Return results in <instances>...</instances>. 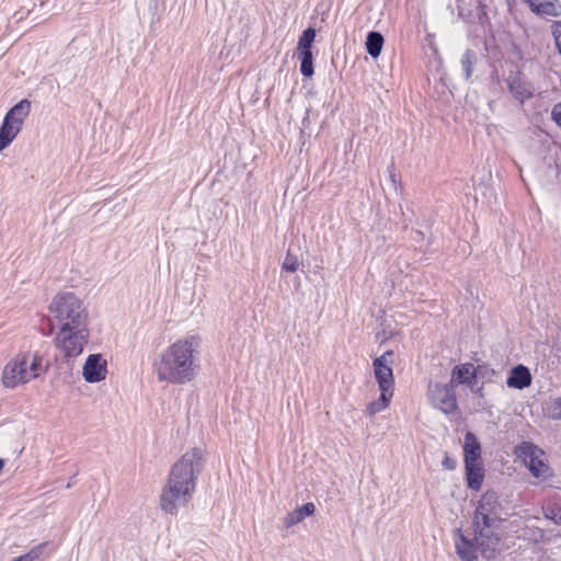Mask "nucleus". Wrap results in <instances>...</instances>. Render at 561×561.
<instances>
[{
	"label": "nucleus",
	"instance_id": "7ed1b4c3",
	"mask_svg": "<svg viewBox=\"0 0 561 561\" xmlns=\"http://www.w3.org/2000/svg\"><path fill=\"white\" fill-rule=\"evenodd\" d=\"M203 466V450L196 447L186 451L172 466L167 484L160 495V507L163 512L175 515L180 507L191 501L196 488V479Z\"/></svg>",
	"mask_w": 561,
	"mask_h": 561
},
{
	"label": "nucleus",
	"instance_id": "0eeeda50",
	"mask_svg": "<svg viewBox=\"0 0 561 561\" xmlns=\"http://www.w3.org/2000/svg\"><path fill=\"white\" fill-rule=\"evenodd\" d=\"M317 31L309 26L302 31L297 43V56L300 64V72L306 78H311L314 73L312 45L314 43Z\"/></svg>",
	"mask_w": 561,
	"mask_h": 561
},
{
	"label": "nucleus",
	"instance_id": "473e14b6",
	"mask_svg": "<svg viewBox=\"0 0 561 561\" xmlns=\"http://www.w3.org/2000/svg\"><path fill=\"white\" fill-rule=\"evenodd\" d=\"M448 8L451 10V13H454V8H453V3L451 2L448 4Z\"/></svg>",
	"mask_w": 561,
	"mask_h": 561
},
{
	"label": "nucleus",
	"instance_id": "c85d7f7f",
	"mask_svg": "<svg viewBox=\"0 0 561 561\" xmlns=\"http://www.w3.org/2000/svg\"><path fill=\"white\" fill-rule=\"evenodd\" d=\"M461 1L462 0H455L457 7V16L458 19L466 20L470 16L471 12L470 10L461 5Z\"/></svg>",
	"mask_w": 561,
	"mask_h": 561
},
{
	"label": "nucleus",
	"instance_id": "7c9ffc66",
	"mask_svg": "<svg viewBox=\"0 0 561 561\" xmlns=\"http://www.w3.org/2000/svg\"><path fill=\"white\" fill-rule=\"evenodd\" d=\"M412 240L415 243H421L424 240V233L421 230H414L412 234Z\"/></svg>",
	"mask_w": 561,
	"mask_h": 561
},
{
	"label": "nucleus",
	"instance_id": "ddd939ff",
	"mask_svg": "<svg viewBox=\"0 0 561 561\" xmlns=\"http://www.w3.org/2000/svg\"><path fill=\"white\" fill-rule=\"evenodd\" d=\"M477 382V368L472 363H463L456 365L451 370V379L449 383L453 385H468L472 386Z\"/></svg>",
	"mask_w": 561,
	"mask_h": 561
},
{
	"label": "nucleus",
	"instance_id": "20e7f679",
	"mask_svg": "<svg viewBox=\"0 0 561 561\" xmlns=\"http://www.w3.org/2000/svg\"><path fill=\"white\" fill-rule=\"evenodd\" d=\"M199 339L195 335L178 340L162 351L153 362V370L161 382L184 385L194 379Z\"/></svg>",
	"mask_w": 561,
	"mask_h": 561
},
{
	"label": "nucleus",
	"instance_id": "2eb2a0df",
	"mask_svg": "<svg viewBox=\"0 0 561 561\" xmlns=\"http://www.w3.org/2000/svg\"><path fill=\"white\" fill-rule=\"evenodd\" d=\"M31 102L23 99L7 112L4 118L22 129L23 123L31 112Z\"/></svg>",
	"mask_w": 561,
	"mask_h": 561
},
{
	"label": "nucleus",
	"instance_id": "4468645a",
	"mask_svg": "<svg viewBox=\"0 0 561 561\" xmlns=\"http://www.w3.org/2000/svg\"><path fill=\"white\" fill-rule=\"evenodd\" d=\"M530 11L538 16H560L561 2L559 0H525Z\"/></svg>",
	"mask_w": 561,
	"mask_h": 561
},
{
	"label": "nucleus",
	"instance_id": "39448f33",
	"mask_svg": "<svg viewBox=\"0 0 561 561\" xmlns=\"http://www.w3.org/2000/svg\"><path fill=\"white\" fill-rule=\"evenodd\" d=\"M46 369L39 353H20L3 368L2 383L5 388H15L45 374Z\"/></svg>",
	"mask_w": 561,
	"mask_h": 561
},
{
	"label": "nucleus",
	"instance_id": "f03ea898",
	"mask_svg": "<svg viewBox=\"0 0 561 561\" xmlns=\"http://www.w3.org/2000/svg\"><path fill=\"white\" fill-rule=\"evenodd\" d=\"M53 325L58 328L56 347L68 358L79 356L89 341L88 312L80 298L70 291L57 294L49 305Z\"/></svg>",
	"mask_w": 561,
	"mask_h": 561
},
{
	"label": "nucleus",
	"instance_id": "9d476101",
	"mask_svg": "<svg viewBox=\"0 0 561 561\" xmlns=\"http://www.w3.org/2000/svg\"><path fill=\"white\" fill-rule=\"evenodd\" d=\"M393 356L392 351H387L373 360L374 374L380 391L390 390L393 392L394 378L390 358Z\"/></svg>",
	"mask_w": 561,
	"mask_h": 561
},
{
	"label": "nucleus",
	"instance_id": "6ab92c4d",
	"mask_svg": "<svg viewBox=\"0 0 561 561\" xmlns=\"http://www.w3.org/2000/svg\"><path fill=\"white\" fill-rule=\"evenodd\" d=\"M383 43V36L379 32L370 31L367 34L365 42L367 53L373 58H377L381 54Z\"/></svg>",
	"mask_w": 561,
	"mask_h": 561
},
{
	"label": "nucleus",
	"instance_id": "bb28decb",
	"mask_svg": "<svg viewBox=\"0 0 561 561\" xmlns=\"http://www.w3.org/2000/svg\"><path fill=\"white\" fill-rule=\"evenodd\" d=\"M297 511L299 512L301 517L305 519L306 517H309L314 513L316 506L313 503L308 502V503L302 504L300 507H298Z\"/></svg>",
	"mask_w": 561,
	"mask_h": 561
},
{
	"label": "nucleus",
	"instance_id": "4be33fe9",
	"mask_svg": "<svg viewBox=\"0 0 561 561\" xmlns=\"http://www.w3.org/2000/svg\"><path fill=\"white\" fill-rule=\"evenodd\" d=\"M546 415L551 420H561V397L551 399L545 407Z\"/></svg>",
	"mask_w": 561,
	"mask_h": 561
},
{
	"label": "nucleus",
	"instance_id": "dca6fc26",
	"mask_svg": "<svg viewBox=\"0 0 561 561\" xmlns=\"http://www.w3.org/2000/svg\"><path fill=\"white\" fill-rule=\"evenodd\" d=\"M466 481L469 489L479 491L484 480V469L481 462L465 463Z\"/></svg>",
	"mask_w": 561,
	"mask_h": 561
},
{
	"label": "nucleus",
	"instance_id": "aec40b11",
	"mask_svg": "<svg viewBox=\"0 0 561 561\" xmlns=\"http://www.w3.org/2000/svg\"><path fill=\"white\" fill-rule=\"evenodd\" d=\"M393 392L390 390L380 391V396L377 400L371 401L367 407V413L375 415L386 410L391 401Z\"/></svg>",
	"mask_w": 561,
	"mask_h": 561
},
{
	"label": "nucleus",
	"instance_id": "412c9836",
	"mask_svg": "<svg viewBox=\"0 0 561 561\" xmlns=\"http://www.w3.org/2000/svg\"><path fill=\"white\" fill-rule=\"evenodd\" d=\"M476 61L477 54L471 49H467L460 59L461 70L466 80L471 78Z\"/></svg>",
	"mask_w": 561,
	"mask_h": 561
},
{
	"label": "nucleus",
	"instance_id": "a878e982",
	"mask_svg": "<svg viewBox=\"0 0 561 561\" xmlns=\"http://www.w3.org/2000/svg\"><path fill=\"white\" fill-rule=\"evenodd\" d=\"M302 520H304V518L301 517V515L299 514V512L296 508L293 512L287 514V516L285 518V525H286V527H291L294 525L299 524Z\"/></svg>",
	"mask_w": 561,
	"mask_h": 561
},
{
	"label": "nucleus",
	"instance_id": "5701e85b",
	"mask_svg": "<svg viewBox=\"0 0 561 561\" xmlns=\"http://www.w3.org/2000/svg\"><path fill=\"white\" fill-rule=\"evenodd\" d=\"M46 543H39L32 548L27 553L14 558L12 561H38L44 553Z\"/></svg>",
	"mask_w": 561,
	"mask_h": 561
},
{
	"label": "nucleus",
	"instance_id": "f3484780",
	"mask_svg": "<svg viewBox=\"0 0 561 561\" xmlns=\"http://www.w3.org/2000/svg\"><path fill=\"white\" fill-rule=\"evenodd\" d=\"M463 458L467 462H481V445L472 432L465 434Z\"/></svg>",
	"mask_w": 561,
	"mask_h": 561
},
{
	"label": "nucleus",
	"instance_id": "423d86ee",
	"mask_svg": "<svg viewBox=\"0 0 561 561\" xmlns=\"http://www.w3.org/2000/svg\"><path fill=\"white\" fill-rule=\"evenodd\" d=\"M514 454L525 463L535 478H541L548 471V466L542 459L543 450L533 442L523 440L515 447Z\"/></svg>",
	"mask_w": 561,
	"mask_h": 561
},
{
	"label": "nucleus",
	"instance_id": "2f4dec72",
	"mask_svg": "<svg viewBox=\"0 0 561 561\" xmlns=\"http://www.w3.org/2000/svg\"><path fill=\"white\" fill-rule=\"evenodd\" d=\"M3 467H4V461H3V459L0 458V472L2 471Z\"/></svg>",
	"mask_w": 561,
	"mask_h": 561
},
{
	"label": "nucleus",
	"instance_id": "9b49d317",
	"mask_svg": "<svg viewBox=\"0 0 561 561\" xmlns=\"http://www.w3.org/2000/svg\"><path fill=\"white\" fill-rule=\"evenodd\" d=\"M82 375L87 382L94 383L104 380L106 377V362L101 354H91L85 359Z\"/></svg>",
	"mask_w": 561,
	"mask_h": 561
},
{
	"label": "nucleus",
	"instance_id": "b1692460",
	"mask_svg": "<svg viewBox=\"0 0 561 561\" xmlns=\"http://www.w3.org/2000/svg\"><path fill=\"white\" fill-rule=\"evenodd\" d=\"M282 267L284 271H286L288 273H295L299 267L298 257L288 251L285 256Z\"/></svg>",
	"mask_w": 561,
	"mask_h": 561
},
{
	"label": "nucleus",
	"instance_id": "f257e3e1",
	"mask_svg": "<svg viewBox=\"0 0 561 561\" xmlns=\"http://www.w3.org/2000/svg\"><path fill=\"white\" fill-rule=\"evenodd\" d=\"M502 505L494 491H486L479 500L473 515L474 538H467L456 529L455 548L461 561H473L478 552L486 560H493L501 551V538L496 530L502 522Z\"/></svg>",
	"mask_w": 561,
	"mask_h": 561
},
{
	"label": "nucleus",
	"instance_id": "c756f323",
	"mask_svg": "<svg viewBox=\"0 0 561 561\" xmlns=\"http://www.w3.org/2000/svg\"><path fill=\"white\" fill-rule=\"evenodd\" d=\"M442 465L447 470H454L457 467V460L446 455L442 461Z\"/></svg>",
	"mask_w": 561,
	"mask_h": 561
},
{
	"label": "nucleus",
	"instance_id": "cd10ccee",
	"mask_svg": "<svg viewBox=\"0 0 561 561\" xmlns=\"http://www.w3.org/2000/svg\"><path fill=\"white\" fill-rule=\"evenodd\" d=\"M551 118L559 127H561V102L553 105L551 110Z\"/></svg>",
	"mask_w": 561,
	"mask_h": 561
},
{
	"label": "nucleus",
	"instance_id": "f8f14e48",
	"mask_svg": "<svg viewBox=\"0 0 561 561\" xmlns=\"http://www.w3.org/2000/svg\"><path fill=\"white\" fill-rule=\"evenodd\" d=\"M533 377L527 366L518 364L511 368L506 379L508 388L523 390L531 385Z\"/></svg>",
	"mask_w": 561,
	"mask_h": 561
},
{
	"label": "nucleus",
	"instance_id": "6e6552de",
	"mask_svg": "<svg viewBox=\"0 0 561 561\" xmlns=\"http://www.w3.org/2000/svg\"><path fill=\"white\" fill-rule=\"evenodd\" d=\"M428 398L434 408L445 414L455 412L458 408L456 389L453 383H434L430 386Z\"/></svg>",
	"mask_w": 561,
	"mask_h": 561
},
{
	"label": "nucleus",
	"instance_id": "1a4fd4ad",
	"mask_svg": "<svg viewBox=\"0 0 561 561\" xmlns=\"http://www.w3.org/2000/svg\"><path fill=\"white\" fill-rule=\"evenodd\" d=\"M506 87L512 94L513 99L524 105L528 100L535 95V85L531 81L527 80L520 72L511 71L505 79Z\"/></svg>",
	"mask_w": 561,
	"mask_h": 561
},
{
	"label": "nucleus",
	"instance_id": "393cba45",
	"mask_svg": "<svg viewBox=\"0 0 561 561\" xmlns=\"http://www.w3.org/2000/svg\"><path fill=\"white\" fill-rule=\"evenodd\" d=\"M551 33L556 43V47L561 55V21H553L551 24Z\"/></svg>",
	"mask_w": 561,
	"mask_h": 561
},
{
	"label": "nucleus",
	"instance_id": "a211bd4d",
	"mask_svg": "<svg viewBox=\"0 0 561 561\" xmlns=\"http://www.w3.org/2000/svg\"><path fill=\"white\" fill-rule=\"evenodd\" d=\"M20 131L21 128L3 118L0 125V151L9 147Z\"/></svg>",
	"mask_w": 561,
	"mask_h": 561
}]
</instances>
